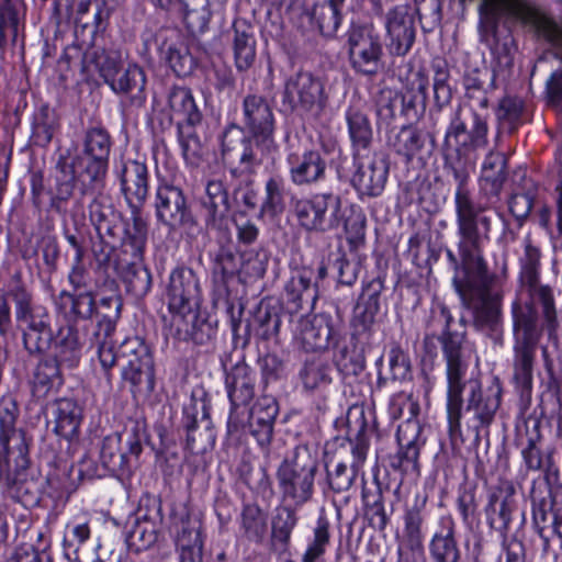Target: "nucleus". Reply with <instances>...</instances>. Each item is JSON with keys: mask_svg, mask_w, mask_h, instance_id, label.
<instances>
[{"mask_svg": "<svg viewBox=\"0 0 562 562\" xmlns=\"http://www.w3.org/2000/svg\"><path fill=\"white\" fill-rule=\"evenodd\" d=\"M245 124L251 138L240 132H227L223 137L222 151L225 161L239 165L241 171L274 159L278 145L273 138L274 117L271 104L263 97L247 95L244 100Z\"/></svg>", "mask_w": 562, "mask_h": 562, "instance_id": "f257e3e1", "label": "nucleus"}, {"mask_svg": "<svg viewBox=\"0 0 562 562\" xmlns=\"http://www.w3.org/2000/svg\"><path fill=\"white\" fill-rule=\"evenodd\" d=\"M453 284L463 304L472 312L473 324L481 329H494L502 317L503 291L496 277L475 251L464 250L460 266H456Z\"/></svg>", "mask_w": 562, "mask_h": 562, "instance_id": "f03ea898", "label": "nucleus"}, {"mask_svg": "<svg viewBox=\"0 0 562 562\" xmlns=\"http://www.w3.org/2000/svg\"><path fill=\"white\" fill-rule=\"evenodd\" d=\"M514 330L516 337L515 381L529 392L532 385V368L537 344L542 328L538 326V314L531 305H517L514 310Z\"/></svg>", "mask_w": 562, "mask_h": 562, "instance_id": "7ed1b4c3", "label": "nucleus"}, {"mask_svg": "<svg viewBox=\"0 0 562 562\" xmlns=\"http://www.w3.org/2000/svg\"><path fill=\"white\" fill-rule=\"evenodd\" d=\"M198 281L188 269L175 270L167 286L168 308L172 326L179 334L193 335L198 322Z\"/></svg>", "mask_w": 562, "mask_h": 562, "instance_id": "20e7f679", "label": "nucleus"}, {"mask_svg": "<svg viewBox=\"0 0 562 562\" xmlns=\"http://www.w3.org/2000/svg\"><path fill=\"white\" fill-rule=\"evenodd\" d=\"M122 376L133 387H154V364L148 347L138 337L125 339L119 349Z\"/></svg>", "mask_w": 562, "mask_h": 562, "instance_id": "39448f33", "label": "nucleus"}, {"mask_svg": "<svg viewBox=\"0 0 562 562\" xmlns=\"http://www.w3.org/2000/svg\"><path fill=\"white\" fill-rule=\"evenodd\" d=\"M316 471L317 462L308 451L296 452L293 461L284 462L278 471L284 494L299 503L306 502L312 495Z\"/></svg>", "mask_w": 562, "mask_h": 562, "instance_id": "423d86ee", "label": "nucleus"}, {"mask_svg": "<svg viewBox=\"0 0 562 562\" xmlns=\"http://www.w3.org/2000/svg\"><path fill=\"white\" fill-rule=\"evenodd\" d=\"M110 149L111 138L104 130H89L83 139V154L71 158L82 167L80 177H86L90 183L101 182L106 173Z\"/></svg>", "mask_w": 562, "mask_h": 562, "instance_id": "0eeeda50", "label": "nucleus"}, {"mask_svg": "<svg viewBox=\"0 0 562 562\" xmlns=\"http://www.w3.org/2000/svg\"><path fill=\"white\" fill-rule=\"evenodd\" d=\"M340 199L333 194H317L295 202V215L307 231H325L338 224Z\"/></svg>", "mask_w": 562, "mask_h": 562, "instance_id": "6e6552de", "label": "nucleus"}, {"mask_svg": "<svg viewBox=\"0 0 562 562\" xmlns=\"http://www.w3.org/2000/svg\"><path fill=\"white\" fill-rule=\"evenodd\" d=\"M520 280L522 289L527 292L530 301L526 303H521L520 301L516 302L513 306V311L517 305H531V308L537 313L535 304H540L544 329L548 331L549 337L555 336L558 316L552 290L549 285L540 283L536 260L530 259L529 262L525 265Z\"/></svg>", "mask_w": 562, "mask_h": 562, "instance_id": "1a4fd4ad", "label": "nucleus"}, {"mask_svg": "<svg viewBox=\"0 0 562 562\" xmlns=\"http://www.w3.org/2000/svg\"><path fill=\"white\" fill-rule=\"evenodd\" d=\"M349 57L352 67L366 75L378 71L382 46L378 34L369 26H355L348 37Z\"/></svg>", "mask_w": 562, "mask_h": 562, "instance_id": "9d476101", "label": "nucleus"}, {"mask_svg": "<svg viewBox=\"0 0 562 562\" xmlns=\"http://www.w3.org/2000/svg\"><path fill=\"white\" fill-rule=\"evenodd\" d=\"M285 98L304 110L322 109L325 103L322 81L310 72H297L285 85Z\"/></svg>", "mask_w": 562, "mask_h": 562, "instance_id": "9b49d317", "label": "nucleus"}, {"mask_svg": "<svg viewBox=\"0 0 562 562\" xmlns=\"http://www.w3.org/2000/svg\"><path fill=\"white\" fill-rule=\"evenodd\" d=\"M156 211L158 218L171 228L180 227L189 221L183 193L173 186L164 184L158 188Z\"/></svg>", "mask_w": 562, "mask_h": 562, "instance_id": "f8f14e48", "label": "nucleus"}, {"mask_svg": "<svg viewBox=\"0 0 562 562\" xmlns=\"http://www.w3.org/2000/svg\"><path fill=\"white\" fill-rule=\"evenodd\" d=\"M456 204L459 229L460 234L463 237V241L460 244L462 260L464 250L475 251L476 254H480L476 212L470 199L469 192L463 187H459L457 191Z\"/></svg>", "mask_w": 562, "mask_h": 562, "instance_id": "ddd939ff", "label": "nucleus"}, {"mask_svg": "<svg viewBox=\"0 0 562 562\" xmlns=\"http://www.w3.org/2000/svg\"><path fill=\"white\" fill-rule=\"evenodd\" d=\"M386 27L390 50L397 56L405 55L415 40L414 16L405 8H397L389 14Z\"/></svg>", "mask_w": 562, "mask_h": 562, "instance_id": "4468645a", "label": "nucleus"}, {"mask_svg": "<svg viewBox=\"0 0 562 562\" xmlns=\"http://www.w3.org/2000/svg\"><path fill=\"white\" fill-rule=\"evenodd\" d=\"M299 330L301 342L308 351H323L330 345L333 328L325 315L303 317Z\"/></svg>", "mask_w": 562, "mask_h": 562, "instance_id": "2eb2a0df", "label": "nucleus"}, {"mask_svg": "<svg viewBox=\"0 0 562 562\" xmlns=\"http://www.w3.org/2000/svg\"><path fill=\"white\" fill-rule=\"evenodd\" d=\"M387 168L383 159L362 162L353 176V186L361 194L378 195L386 181Z\"/></svg>", "mask_w": 562, "mask_h": 562, "instance_id": "dca6fc26", "label": "nucleus"}, {"mask_svg": "<svg viewBox=\"0 0 562 562\" xmlns=\"http://www.w3.org/2000/svg\"><path fill=\"white\" fill-rule=\"evenodd\" d=\"M168 108L170 116L176 120L179 125L187 123L190 126L199 124L202 120L192 92L184 87H176L168 94Z\"/></svg>", "mask_w": 562, "mask_h": 562, "instance_id": "f3484780", "label": "nucleus"}, {"mask_svg": "<svg viewBox=\"0 0 562 562\" xmlns=\"http://www.w3.org/2000/svg\"><path fill=\"white\" fill-rule=\"evenodd\" d=\"M123 192L131 205H140L148 191L147 168L138 161L125 164L121 176Z\"/></svg>", "mask_w": 562, "mask_h": 562, "instance_id": "a211bd4d", "label": "nucleus"}, {"mask_svg": "<svg viewBox=\"0 0 562 562\" xmlns=\"http://www.w3.org/2000/svg\"><path fill=\"white\" fill-rule=\"evenodd\" d=\"M277 414L276 401L267 396L259 398L250 411V427L262 443L271 439Z\"/></svg>", "mask_w": 562, "mask_h": 562, "instance_id": "6ab92c4d", "label": "nucleus"}, {"mask_svg": "<svg viewBox=\"0 0 562 562\" xmlns=\"http://www.w3.org/2000/svg\"><path fill=\"white\" fill-rule=\"evenodd\" d=\"M448 382V416L451 432L460 429L461 408L463 405L462 392L465 386L467 369L446 370Z\"/></svg>", "mask_w": 562, "mask_h": 562, "instance_id": "aec40b11", "label": "nucleus"}, {"mask_svg": "<svg viewBox=\"0 0 562 562\" xmlns=\"http://www.w3.org/2000/svg\"><path fill=\"white\" fill-rule=\"evenodd\" d=\"M464 331L451 328V319L447 318V329L442 333L440 341L446 359L447 369H468L467 357L463 349Z\"/></svg>", "mask_w": 562, "mask_h": 562, "instance_id": "412c9836", "label": "nucleus"}, {"mask_svg": "<svg viewBox=\"0 0 562 562\" xmlns=\"http://www.w3.org/2000/svg\"><path fill=\"white\" fill-rule=\"evenodd\" d=\"M81 422V409L71 400L63 398L56 403L55 432L71 440L78 434Z\"/></svg>", "mask_w": 562, "mask_h": 562, "instance_id": "4be33fe9", "label": "nucleus"}, {"mask_svg": "<svg viewBox=\"0 0 562 562\" xmlns=\"http://www.w3.org/2000/svg\"><path fill=\"white\" fill-rule=\"evenodd\" d=\"M291 173L295 183L316 181L325 170V162L318 151H307L291 158Z\"/></svg>", "mask_w": 562, "mask_h": 562, "instance_id": "5701e85b", "label": "nucleus"}, {"mask_svg": "<svg viewBox=\"0 0 562 562\" xmlns=\"http://www.w3.org/2000/svg\"><path fill=\"white\" fill-rule=\"evenodd\" d=\"M57 169L60 177H57L56 199L59 201H67L74 192L76 180L81 181L83 186L91 187L94 183H90L86 177H80L82 167H79L68 156H61Z\"/></svg>", "mask_w": 562, "mask_h": 562, "instance_id": "b1692460", "label": "nucleus"}, {"mask_svg": "<svg viewBox=\"0 0 562 562\" xmlns=\"http://www.w3.org/2000/svg\"><path fill=\"white\" fill-rule=\"evenodd\" d=\"M506 160L501 154H490L481 175L482 189L490 195H498L506 180Z\"/></svg>", "mask_w": 562, "mask_h": 562, "instance_id": "393cba45", "label": "nucleus"}, {"mask_svg": "<svg viewBox=\"0 0 562 562\" xmlns=\"http://www.w3.org/2000/svg\"><path fill=\"white\" fill-rule=\"evenodd\" d=\"M90 61L109 85L123 69V56L116 49L97 48L93 50Z\"/></svg>", "mask_w": 562, "mask_h": 562, "instance_id": "a878e982", "label": "nucleus"}, {"mask_svg": "<svg viewBox=\"0 0 562 562\" xmlns=\"http://www.w3.org/2000/svg\"><path fill=\"white\" fill-rule=\"evenodd\" d=\"M55 360L67 367H74L78 360L77 333L69 326L59 329L54 339Z\"/></svg>", "mask_w": 562, "mask_h": 562, "instance_id": "bb28decb", "label": "nucleus"}, {"mask_svg": "<svg viewBox=\"0 0 562 562\" xmlns=\"http://www.w3.org/2000/svg\"><path fill=\"white\" fill-rule=\"evenodd\" d=\"M367 449L362 443H353L350 440L341 441L338 447L327 453V457L333 459L338 463L344 464V467L349 470H353L357 474L359 468L366 460Z\"/></svg>", "mask_w": 562, "mask_h": 562, "instance_id": "cd10ccee", "label": "nucleus"}, {"mask_svg": "<svg viewBox=\"0 0 562 562\" xmlns=\"http://www.w3.org/2000/svg\"><path fill=\"white\" fill-rule=\"evenodd\" d=\"M296 524V516L292 509L282 508L272 522V543L276 550L284 552L288 548L291 532Z\"/></svg>", "mask_w": 562, "mask_h": 562, "instance_id": "c85d7f7f", "label": "nucleus"}, {"mask_svg": "<svg viewBox=\"0 0 562 562\" xmlns=\"http://www.w3.org/2000/svg\"><path fill=\"white\" fill-rule=\"evenodd\" d=\"M19 2L0 0V48L4 47L9 36L15 41L19 27Z\"/></svg>", "mask_w": 562, "mask_h": 562, "instance_id": "c756f323", "label": "nucleus"}, {"mask_svg": "<svg viewBox=\"0 0 562 562\" xmlns=\"http://www.w3.org/2000/svg\"><path fill=\"white\" fill-rule=\"evenodd\" d=\"M145 83L146 80L143 70L135 65H130L127 68H123L120 71V75L114 78L110 86L115 91L131 93L137 97L143 92Z\"/></svg>", "mask_w": 562, "mask_h": 562, "instance_id": "7c9ffc66", "label": "nucleus"}, {"mask_svg": "<svg viewBox=\"0 0 562 562\" xmlns=\"http://www.w3.org/2000/svg\"><path fill=\"white\" fill-rule=\"evenodd\" d=\"M344 0H329L314 11V16L318 23L321 32L326 36H331L340 24V9Z\"/></svg>", "mask_w": 562, "mask_h": 562, "instance_id": "2f4dec72", "label": "nucleus"}, {"mask_svg": "<svg viewBox=\"0 0 562 562\" xmlns=\"http://www.w3.org/2000/svg\"><path fill=\"white\" fill-rule=\"evenodd\" d=\"M420 426L416 419H408L397 428V440L403 450V457L407 461H416L418 458L417 440Z\"/></svg>", "mask_w": 562, "mask_h": 562, "instance_id": "473e14b6", "label": "nucleus"}, {"mask_svg": "<svg viewBox=\"0 0 562 562\" xmlns=\"http://www.w3.org/2000/svg\"><path fill=\"white\" fill-rule=\"evenodd\" d=\"M24 344L30 351H44L52 344V334L43 319L32 318L24 331Z\"/></svg>", "mask_w": 562, "mask_h": 562, "instance_id": "72a5a7b5", "label": "nucleus"}, {"mask_svg": "<svg viewBox=\"0 0 562 562\" xmlns=\"http://www.w3.org/2000/svg\"><path fill=\"white\" fill-rule=\"evenodd\" d=\"M285 291L290 300L297 305L316 297L315 290L312 288L311 272L306 270L296 272L288 282Z\"/></svg>", "mask_w": 562, "mask_h": 562, "instance_id": "f704fd0d", "label": "nucleus"}, {"mask_svg": "<svg viewBox=\"0 0 562 562\" xmlns=\"http://www.w3.org/2000/svg\"><path fill=\"white\" fill-rule=\"evenodd\" d=\"M212 218L222 217L228 211V195L221 181H210L202 201Z\"/></svg>", "mask_w": 562, "mask_h": 562, "instance_id": "c9c22d12", "label": "nucleus"}, {"mask_svg": "<svg viewBox=\"0 0 562 562\" xmlns=\"http://www.w3.org/2000/svg\"><path fill=\"white\" fill-rule=\"evenodd\" d=\"M379 308V292L364 290L357 304L355 316L356 322L360 323L363 330L369 329L374 323Z\"/></svg>", "mask_w": 562, "mask_h": 562, "instance_id": "e433bc0d", "label": "nucleus"}, {"mask_svg": "<svg viewBox=\"0 0 562 562\" xmlns=\"http://www.w3.org/2000/svg\"><path fill=\"white\" fill-rule=\"evenodd\" d=\"M431 554L436 562H458L459 550L450 529L434 537Z\"/></svg>", "mask_w": 562, "mask_h": 562, "instance_id": "4c0bfd02", "label": "nucleus"}, {"mask_svg": "<svg viewBox=\"0 0 562 562\" xmlns=\"http://www.w3.org/2000/svg\"><path fill=\"white\" fill-rule=\"evenodd\" d=\"M157 540V532L153 522L137 521L127 537V546L135 552L150 548Z\"/></svg>", "mask_w": 562, "mask_h": 562, "instance_id": "58836bf2", "label": "nucleus"}, {"mask_svg": "<svg viewBox=\"0 0 562 562\" xmlns=\"http://www.w3.org/2000/svg\"><path fill=\"white\" fill-rule=\"evenodd\" d=\"M243 526L246 536L254 541H260L267 530V519L259 507L248 505L243 512Z\"/></svg>", "mask_w": 562, "mask_h": 562, "instance_id": "ea45409f", "label": "nucleus"}, {"mask_svg": "<svg viewBox=\"0 0 562 562\" xmlns=\"http://www.w3.org/2000/svg\"><path fill=\"white\" fill-rule=\"evenodd\" d=\"M349 133L353 145L366 148L372 138L368 117L361 112L353 111L348 115Z\"/></svg>", "mask_w": 562, "mask_h": 562, "instance_id": "a19ab883", "label": "nucleus"}, {"mask_svg": "<svg viewBox=\"0 0 562 562\" xmlns=\"http://www.w3.org/2000/svg\"><path fill=\"white\" fill-rule=\"evenodd\" d=\"M326 468L329 486L337 493L347 491L357 475L353 470H349L330 458L327 459Z\"/></svg>", "mask_w": 562, "mask_h": 562, "instance_id": "79ce46f5", "label": "nucleus"}, {"mask_svg": "<svg viewBox=\"0 0 562 562\" xmlns=\"http://www.w3.org/2000/svg\"><path fill=\"white\" fill-rule=\"evenodd\" d=\"M235 60L239 70L249 69L255 63V41L245 33H236L234 41Z\"/></svg>", "mask_w": 562, "mask_h": 562, "instance_id": "37998d69", "label": "nucleus"}, {"mask_svg": "<svg viewBox=\"0 0 562 562\" xmlns=\"http://www.w3.org/2000/svg\"><path fill=\"white\" fill-rule=\"evenodd\" d=\"M91 0H79L76 7V23L81 25L83 29H89L91 32H97L103 20V9L99 2H95L92 7V18L88 19L91 8Z\"/></svg>", "mask_w": 562, "mask_h": 562, "instance_id": "c03bdc74", "label": "nucleus"}, {"mask_svg": "<svg viewBox=\"0 0 562 562\" xmlns=\"http://www.w3.org/2000/svg\"><path fill=\"white\" fill-rule=\"evenodd\" d=\"M18 415V406L12 396H2L0 398V437L3 443H7L11 434L14 432V426Z\"/></svg>", "mask_w": 562, "mask_h": 562, "instance_id": "a18cd8bd", "label": "nucleus"}, {"mask_svg": "<svg viewBox=\"0 0 562 562\" xmlns=\"http://www.w3.org/2000/svg\"><path fill=\"white\" fill-rule=\"evenodd\" d=\"M422 524L423 517L419 510L412 509L406 513L403 542L411 550H416L422 547Z\"/></svg>", "mask_w": 562, "mask_h": 562, "instance_id": "49530a36", "label": "nucleus"}, {"mask_svg": "<svg viewBox=\"0 0 562 562\" xmlns=\"http://www.w3.org/2000/svg\"><path fill=\"white\" fill-rule=\"evenodd\" d=\"M56 126L55 117L49 115L47 110H43L34 123V144L43 147L46 146L52 140Z\"/></svg>", "mask_w": 562, "mask_h": 562, "instance_id": "de8ad7c7", "label": "nucleus"}, {"mask_svg": "<svg viewBox=\"0 0 562 562\" xmlns=\"http://www.w3.org/2000/svg\"><path fill=\"white\" fill-rule=\"evenodd\" d=\"M328 529V522L325 519L321 518L314 531V541L306 550L303 557V562H315L321 555L324 554L325 547L329 541Z\"/></svg>", "mask_w": 562, "mask_h": 562, "instance_id": "09e8293b", "label": "nucleus"}, {"mask_svg": "<svg viewBox=\"0 0 562 562\" xmlns=\"http://www.w3.org/2000/svg\"><path fill=\"white\" fill-rule=\"evenodd\" d=\"M497 408L498 401L496 398L482 400L480 391H472V396L469 401L468 409H473L475 412V416L481 422V424H490Z\"/></svg>", "mask_w": 562, "mask_h": 562, "instance_id": "8fccbe9b", "label": "nucleus"}, {"mask_svg": "<svg viewBox=\"0 0 562 562\" xmlns=\"http://www.w3.org/2000/svg\"><path fill=\"white\" fill-rule=\"evenodd\" d=\"M420 146V136L413 127H403L394 142V147L397 153L407 158L413 157L419 150Z\"/></svg>", "mask_w": 562, "mask_h": 562, "instance_id": "3c124183", "label": "nucleus"}, {"mask_svg": "<svg viewBox=\"0 0 562 562\" xmlns=\"http://www.w3.org/2000/svg\"><path fill=\"white\" fill-rule=\"evenodd\" d=\"M177 544L180 550L202 548L200 524L198 521H182L178 533Z\"/></svg>", "mask_w": 562, "mask_h": 562, "instance_id": "603ef678", "label": "nucleus"}, {"mask_svg": "<svg viewBox=\"0 0 562 562\" xmlns=\"http://www.w3.org/2000/svg\"><path fill=\"white\" fill-rule=\"evenodd\" d=\"M522 111L521 102L514 98H504L498 108V119L508 124L510 131L515 130Z\"/></svg>", "mask_w": 562, "mask_h": 562, "instance_id": "864d4df0", "label": "nucleus"}, {"mask_svg": "<svg viewBox=\"0 0 562 562\" xmlns=\"http://www.w3.org/2000/svg\"><path fill=\"white\" fill-rule=\"evenodd\" d=\"M128 291L136 296L145 295L151 285V277L146 269H134L125 276Z\"/></svg>", "mask_w": 562, "mask_h": 562, "instance_id": "5fc2aeb1", "label": "nucleus"}, {"mask_svg": "<svg viewBox=\"0 0 562 562\" xmlns=\"http://www.w3.org/2000/svg\"><path fill=\"white\" fill-rule=\"evenodd\" d=\"M8 297H11L15 304L19 321L29 322L35 318L32 314L31 295L23 286H15L9 292Z\"/></svg>", "mask_w": 562, "mask_h": 562, "instance_id": "6e6d98bb", "label": "nucleus"}, {"mask_svg": "<svg viewBox=\"0 0 562 562\" xmlns=\"http://www.w3.org/2000/svg\"><path fill=\"white\" fill-rule=\"evenodd\" d=\"M119 436L106 437L101 449V458L108 467L120 465L124 459Z\"/></svg>", "mask_w": 562, "mask_h": 562, "instance_id": "4d7b16f0", "label": "nucleus"}, {"mask_svg": "<svg viewBox=\"0 0 562 562\" xmlns=\"http://www.w3.org/2000/svg\"><path fill=\"white\" fill-rule=\"evenodd\" d=\"M64 366L63 363L53 361L42 362L37 367L36 380L40 384L44 386H50L54 384H59L61 382V373L59 367Z\"/></svg>", "mask_w": 562, "mask_h": 562, "instance_id": "13d9d810", "label": "nucleus"}, {"mask_svg": "<svg viewBox=\"0 0 562 562\" xmlns=\"http://www.w3.org/2000/svg\"><path fill=\"white\" fill-rule=\"evenodd\" d=\"M533 204V198L530 193H515L509 200V210L518 222L528 217Z\"/></svg>", "mask_w": 562, "mask_h": 562, "instance_id": "bf43d9fd", "label": "nucleus"}, {"mask_svg": "<svg viewBox=\"0 0 562 562\" xmlns=\"http://www.w3.org/2000/svg\"><path fill=\"white\" fill-rule=\"evenodd\" d=\"M180 142L184 157L193 161L202 155V144L193 131L180 128Z\"/></svg>", "mask_w": 562, "mask_h": 562, "instance_id": "052dcab7", "label": "nucleus"}, {"mask_svg": "<svg viewBox=\"0 0 562 562\" xmlns=\"http://www.w3.org/2000/svg\"><path fill=\"white\" fill-rule=\"evenodd\" d=\"M389 361L393 378L396 380L405 379L409 371V364L403 350L398 346L391 348Z\"/></svg>", "mask_w": 562, "mask_h": 562, "instance_id": "680f3d73", "label": "nucleus"}, {"mask_svg": "<svg viewBox=\"0 0 562 562\" xmlns=\"http://www.w3.org/2000/svg\"><path fill=\"white\" fill-rule=\"evenodd\" d=\"M470 132H468V125L465 122L461 120H456L450 131L447 134V143L449 145H457L461 147H468L470 146Z\"/></svg>", "mask_w": 562, "mask_h": 562, "instance_id": "e2e57ef3", "label": "nucleus"}, {"mask_svg": "<svg viewBox=\"0 0 562 562\" xmlns=\"http://www.w3.org/2000/svg\"><path fill=\"white\" fill-rule=\"evenodd\" d=\"M470 121L473 124L472 130L470 132V146L479 147L484 145L486 143L487 133L486 122L476 114L470 115Z\"/></svg>", "mask_w": 562, "mask_h": 562, "instance_id": "0e129e2a", "label": "nucleus"}, {"mask_svg": "<svg viewBox=\"0 0 562 562\" xmlns=\"http://www.w3.org/2000/svg\"><path fill=\"white\" fill-rule=\"evenodd\" d=\"M266 190L267 199L263 207L271 212L280 210L282 206V192L280 183L276 179H270L267 182Z\"/></svg>", "mask_w": 562, "mask_h": 562, "instance_id": "69168bd1", "label": "nucleus"}, {"mask_svg": "<svg viewBox=\"0 0 562 562\" xmlns=\"http://www.w3.org/2000/svg\"><path fill=\"white\" fill-rule=\"evenodd\" d=\"M488 72L485 65L468 69L465 72L464 81L468 89H480L487 80Z\"/></svg>", "mask_w": 562, "mask_h": 562, "instance_id": "338daca9", "label": "nucleus"}, {"mask_svg": "<svg viewBox=\"0 0 562 562\" xmlns=\"http://www.w3.org/2000/svg\"><path fill=\"white\" fill-rule=\"evenodd\" d=\"M547 93L551 103L562 100V69L551 75L547 83Z\"/></svg>", "mask_w": 562, "mask_h": 562, "instance_id": "774afa93", "label": "nucleus"}]
</instances>
